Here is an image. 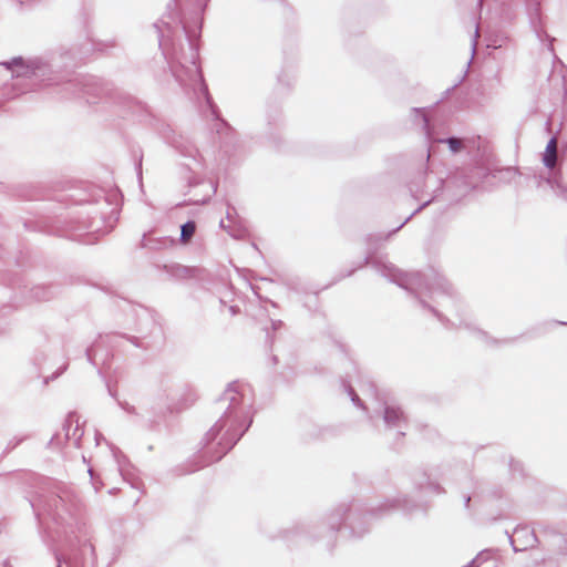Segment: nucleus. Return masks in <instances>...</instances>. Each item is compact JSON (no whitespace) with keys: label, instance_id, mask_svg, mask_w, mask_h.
Segmentation results:
<instances>
[{"label":"nucleus","instance_id":"f257e3e1","mask_svg":"<svg viewBox=\"0 0 567 567\" xmlns=\"http://www.w3.org/2000/svg\"><path fill=\"white\" fill-rule=\"evenodd\" d=\"M556 159H557V140L554 137L548 142V144L546 146L544 162H545L546 166L554 167L556 164Z\"/></svg>","mask_w":567,"mask_h":567},{"label":"nucleus","instance_id":"7ed1b4c3","mask_svg":"<svg viewBox=\"0 0 567 567\" xmlns=\"http://www.w3.org/2000/svg\"><path fill=\"white\" fill-rule=\"evenodd\" d=\"M447 143H449L451 151L454 153L461 151V148L463 146L462 141L457 140V138H449Z\"/></svg>","mask_w":567,"mask_h":567},{"label":"nucleus","instance_id":"423d86ee","mask_svg":"<svg viewBox=\"0 0 567 567\" xmlns=\"http://www.w3.org/2000/svg\"><path fill=\"white\" fill-rule=\"evenodd\" d=\"M2 65H6V66H7V69H10V65H9V64H7V63H2Z\"/></svg>","mask_w":567,"mask_h":567},{"label":"nucleus","instance_id":"39448f33","mask_svg":"<svg viewBox=\"0 0 567 567\" xmlns=\"http://www.w3.org/2000/svg\"><path fill=\"white\" fill-rule=\"evenodd\" d=\"M523 532L524 530H515L514 536H513V543H516V537L519 536V534Z\"/></svg>","mask_w":567,"mask_h":567},{"label":"nucleus","instance_id":"20e7f679","mask_svg":"<svg viewBox=\"0 0 567 567\" xmlns=\"http://www.w3.org/2000/svg\"><path fill=\"white\" fill-rule=\"evenodd\" d=\"M392 412H393V416L391 415V412L389 410L386 411V413H385V419L386 420L398 417L396 412H394V411H392Z\"/></svg>","mask_w":567,"mask_h":567},{"label":"nucleus","instance_id":"f03ea898","mask_svg":"<svg viewBox=\"0 0 567 567\" xmlns=\"http://www.w3.org/2000/svg\"><path fill=\"white\" fill-rule=\"evenodd\" d=\"M196 230V225L194 221H188L182 226V233H181V240L184 244H187L190 241L192 237L194 236Z\"/></svg>","mask_w":567,"mask_h":567}]
</instances>
